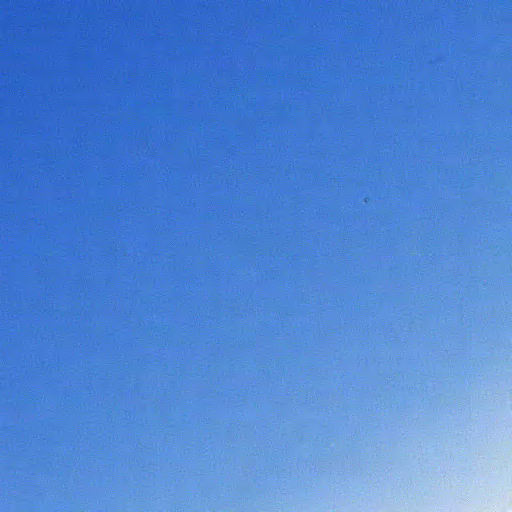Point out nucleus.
I'll use <instances>...</instances> for the list:
<instances>
[{
  "label": "nucleus",
  "mask_w": 512,
  "mask_h": 512,
  "mask_svg": "<svg viewBox=\"0 0 512 512\" xmlns=\"http://www.w3.org/2000/svg\"><path fill=\"white\" fill-rule=\"evenodd\" d=\"M378 224L383 225L385 223L384 222H379ZM393 224H400V223L399 222H394Z\"/></svg>",
  "instance_id": "1"
},
{
  "label": "nucleus",
  "mask_w": 512,
  "mask_h": 512,
  "mask_svg": "<svg viewBox=\"0 0 512 512\" xmlns=\"http://www.w3.org/2000/svg\"><path fill=\"white\" fill-rule=\"evenodd\" d=\"M451 227H452V228H455L456 226H455V225H452Z\"/></svg>",
  "instance_id": "2"
}]
</instances>
